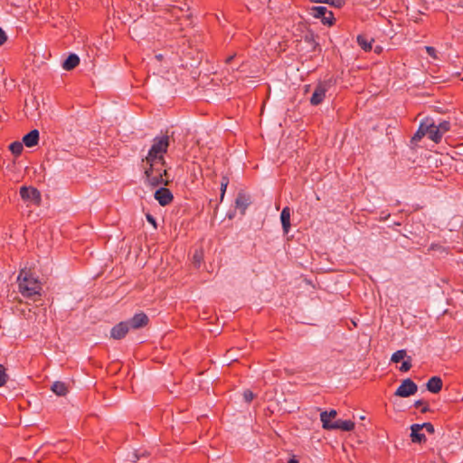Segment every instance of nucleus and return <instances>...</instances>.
Wrapping results in <instances>:
<instances>
[{"mask_svg": "<svg viewBox=\"0 0 463 463\" xmlns=\"http://www.w3.org/2000/svg\"><path fill=\"white\" fill-rule=\"evenodd\" d=\"M142 162L146 165L144 174L148 185L157 187L172 183L165 160L146 161V159H143Z\"/></svg>", "mask_w": 463, "mask_h": 463, "instance_id": "f257e3e1", "label": "nucleus"}, {"mask_svg": "<svg viewBox=\"0 0 463 463\" xmlns=\"http://www.w3.org/2000/svg\"><path fill=\"white\" fill-rule=\"evenodd\" d=\"M18 288L23 297L36 300L35 297H41L42 283L30 269H24L20 271L18 278Z\"/></svg>", "mask_w": 463, "mask_h": 463, "instance_id": "f03ea898", "label": "nucleus"}, {"mask_svg": "<svg viewBox=\"0 0 463 463\" xmlns=\"http://www.w3.org/2000/svg\"><path fill=\"white\" fill-rule=\"evenodd\" d=\"M169 146L170 140L167 135L156 137L153 139V144L144 159H146V161L165 160V155L167 153Z\"/></svg>", "mask_w": 463, "mask_h": 463, "instance_id": "7ed1b4c3", "label": "nucleus"}, {"mask_svg": "<svg viewBox=\"0 0 463 463\" xmlns=\"http://www.w3.org/2000/svg\"><path fill=\"white\" fill-rule=\"evenodd\" d=\"M335 84V80L330 78L329 80L319 81L315 90L310 98V103L313 106H317L321 104L325 98L328 90Z\"/></svg>", "mask_w": 463, "mask_h": 463, "instance_id": "20e7f679", "label": "nucleus"}, {"mask_svg": "<svg viewBox=\"0 0 463 463\" xmlns=\"http://www.w3.org/2000/svg\"><path fill=\"white\" fill-rule=\"evenodd\" d=\"M310 14L317 19H320L325 25L332 26L335 24L333 12L325 6H312Z\"/></svg>", "mask_w": 463, "mask_h": 463, "instance_id": "39448f33", "label": "nucleus"}, {"mask_svg": "<svg viewBox=\"0 0 463 463\" xmlns=\"http://www.w3.org/2000/svg\"><path fill=\"white\" fill-rule=\"evenodd\" d=\"M20 196L24 201H30L33 204L39 206L42 203V195L40 191L33 186H22L20 188Z\"/></svg>", "mask_w": 463, "mask_h": 463, "instance_id": "423d86ee", "label": "nucleus"}, {"mask_svg": "<svg viewBox=\"0 0 463 463\" xmlns=\"http://www.w3.org/2000/svg\"><path fill=\"white\" fill-rule=\"evenodd\" d=\"M418 391L417 384L410 378L403 380L401 385L396 389L394 395L407 398L415 394Z\"/></svg>", "mask_w": 463, "mask_h": 463, "instance_id": "0eeeda50", "label": "nucleus"}, {"mask_svg": "<svg viewBox=\"0 0 463 463\" xmlns=\"http://www.w3.org/2000/svg\"><path fill=\"white\" fill-rule=\"evenodd\" d=\"M154 197L161 206H167L174 201L172 192L166 187H159L155 192Z\"/></svg>", "mask_w": 463, "mask_h": 463, "instance_id": "6e6552de", "label": "nucleus"}, {"mask_svg": "<svg viewBox=\"0 0 463 463\" xmlns=\"http://www.w3.org/2000/svg\"><path fill=\"white\" fill-rule=\"evenodd\" d=\"M251 203V197L244 191H240L235 199V207L240 210L241 215H244L248 206Z\"/></svg>", "mask_w": 463, "mask_h": 463, "instance_id": "1a4fd4ad", "label": "nucleus"}, {"mask_svg": "<svg viewBox=\"0 0 463 463\" xmlns=\"http://www.w3.org/2000/svg\"><path fill=\"white\" fill-rule=\"evenodd\" d=\"M126 322L129 326V329H138L146 326L149 322V318L144 312H140Z\"/></svg>", "mask_w": 463, "mask_h": 463, "instance_id": "9d476101", "label": "nucleus"}, {"mask_svg": "<svg viewBox=\"0 0 463 463\" xmlns=\"http://www.w3.org/2000/svg\"><path fill=\"white\" fill-rule=\"evenodd\" d=\"M129 331V326L126 321H121L115 325L110 330V336L113 339L120 340L124 338Z\"/></svg>", "mask_w": 463, "mask_h": 463, "instance_id": "9b49d317", "label": "nucleus"}, {"mask_svg": "<svg viewBox=\"0 0 463 463\" xmlns=\"http://www.w3.org/2000/svg\"><path fill=\"white\" fill-rule=\"evenodd\" d=\"M443 386V382L439 376H432L426 383V388L432 393H439Z\"/></svg>", "mask_w": 463, "mask_h": 463, "instance_id": "f8f14e48", "label": "nucleus"}, {"mask_svg": "<svg viewBox=\"0 0 463 463\" xmlns=\"http://www.w3.org/2000/svg\"><path fill=\"white\" fill-rule=\"evenodd\" d=\"M411 439L413 443L421 444L426 442V436L421 432V429L419 424H412L411 426Z\"/></svg>", "mask_w": 463, "mask_h": 463, "instance_id": "ddd939ff", "label": "nucleus"}, {"mask_svg": "<svg viewBox=\"0 0 463 463\" xmlns=\"http://www.w3.org/2000/svg\"><path fill=\"white\" fill-rule=\"evenodd\" d=\"M39 136V131L37 129H33L24 136L23 144H24L27 147H33L38 144Z\"/></svg>", "mask_w": 463, "mask_h": 463, "instance_id": "4468645a", "label": "nucleus"}, {"mask_svg": "<svg viewBox=\"0 0 463 463\" xmlns=\"http://www.w3.org/2000/svg\"><path fill=\"white\" fill-rule=\"evenodd\" d=\"M336 414L335 410H331L330 411H325L320 413V420L325 430H331V426L334 424V421H331V419L335 418Z\"/></svg>", "mask_w": 463, "mask_h": 463, "instance_id": "2eb2a0df", "label": "nucleus"}, {"mask_svg": "<svg viewBox=\"0 0 463 463\" xmlns=\"http://www.w3.org/2000/svg\"><path fill=\"white\" fill-rule=\"evenodd\" d=\"M280 221L284 234H288L290 229V208L286 206L282 209L280 213Z\"/></svg>", "mask_w": 463, "mask_h": 463, "instance_id": "dca6fc26", "label": "nucleus"}, {"mask_svg": "<svg viewBox=\"0 0 463 463\" xmlns=\"http://www.w3.org/2000/svg\"><path fill=\"white\" fill-rule=\"evenodd\" d=\"M354 429V422L348 420H337L334 421L333 426H331V430H342L345 431H350Z\"/></svg>", "mask_w": 463, "mask_h": 463, "instance_id": "f3484780", "label": "nucleus"}, {"mask_svg": "<svg viewBox=\"0 0 463 463\" xmlns=\"http://www.w3.org/2000/svg\"><path fill=\"white\" fill-rule=\"evenodd\" d=\"M80 63V58L75 53H71L62 62V68L65 71H71Z\"/></svg>", "mask_w": 463, "mask_h": 463, "instance_id": "a211bd4d", "label": "nucleus"}, {"mask_svg": "<svg viewBox=\"0 0 463 463\" xmlns=\"http://www.w3.org/2000/svg\"><path fill=\"white\" fill-rule=\"evenodd\" d=\"M428 126H431V127H430V129H428V132H427L429 138L435 143H439L442 138V135L439 133L435 123L432 120L429 119Z\"/></svg>", "mask_w": 463, "mask_h": 463, "instance_id": "6ab92c4d", "label": "nucleus"}, {"mask_svg": "<svg viewBox=\"0 0 463 463\" xmlns=\"http://www.w3.org/2000/svg\"><path fill=\"white\" fill-rule=\"evenodd\" d=\"M356 42L364 52H370L372 50V43L374 42V39H368L365 35L359 34L357 35Z\"/></svg>", "mask_w": 463, "mask_h": 463, "instance_id": "aec40b11", "label": "nucleus"}, {"mask_svg": "<svg viewBox=\"0 0 463 463\" xmlns=\"http://www.w3.org/2000/svg\"><path fill=\"white\" fill-rule=\"evenodd\" d=\"M429 118H426L423 122L420 123L419 129L412 137V141L420 140L425 135H427L428 129H430V126H428Z\"/></svg>", "mask_w": 463, "mask_h": 463, "instance_id": "412c9836", "label": "nucleus"}, {"mask_svg": "<svg viewBox=\"0 0 463 463\" xmlns=\"http://www.w3.org/2000/svg\"><path fill=\"white\" fill-rule=\"evenodd\" d=\"M51 389L58 396H65L68 392L67 385L60 381L54 382Z\"/></svg>", "mask_w": 463, "mask_h": 463, "instance_id": "4be33fe9", "label": "nucleus"}, {"mask_svg": "<svg viewBox=\"0 0 463 463\" xmlns=\"http://www.w3.org/2000/svg\"><path fill=\"white\" fill-rule=\"evenodd\" d=\"M312 3H322V4H327L331 6H334L335 8H342L345 1V0H310Z\"/></svg>", "mask_w": 463, "mask_h": 463, "instance_id": "5701e85b", "label": "nucleus"}, {"mask_svg": "<svg viewBox=\"0 0 463 463\" xmlns=\"http://www.w3.org/2000/svg\"><path fill=\"white\" fill-rule=\"evenodd\" d=\"M9 149L14 156H20L24 150L23 143L19 141H14L10 144Z\"/></svg>", "mask_w": 463, "mask_h": 463, "instance_id": "b1692460", "label": "nucleus"}, {"mask_svg": "<svg viewBox=\"0 0 463 463\" xmlns=\"http://www.w3.org/2000/svg\"><path fill=\"white\" fill-rule=\"evenodd\" d=\"M203 260V250H195L194 256H193V261L196 268H199Z\"/></svg>", "mask_w": 463, "mask_h": 463, "instance_id": "393cba45", "label": "nucleus"}, {"mask_svg": "<svg viewBox=\"0 0 463 463\" xmlns=\"http://www.w3.org/2000/svg\"><path fill=\"white\" fill-rule=\"evenodd\" d=\"M148 456H149V453L146 450H144V452H142L141 454H139L137 450H135V451L131 452L128 457L131 462L136 463L141 457H148Z\"/></svg>", "mask_w": 463, "mask_h": 463, "instance_id": "a878e982", "label": "nucleus"}, {"mask_svg": "<svg viewBox=\"0 0 463 463\" xmlns=\"http://www.w3.org/2000/svg\"><path fill=\"white\" fill-rule=\"evenodd\" d=\"M406 354H407L405 350H398L392 354L391 361L393 363H399L405 358Z\"/></svg>", "mask_w": 463, "mask_h": 463, "instance_id": "bb28decb", "label": "nucleus"}, {"mask_svg": "<svg viewBox=\"0 0 463 463\" xmlns=\"http://www.w3.org/2000/svg\"><path fill=\"white\" fill-rule=\"evenodd\" d=\"M414 407L416 408H421L420 409V412L421 413H426L428 411H430V407H429V404L426 401L424 400H418L414 402Z\"/></svg>", "mask_w": 463, "mask_h": 463, "instance_id": "cd10ccee", "label": "nucleus"}, {"mask_svg": "<svg viewBox=\"0 0 463 463\" xmlns=\"http://www.w3.org/2000/svg\"><path fill=\"white\" fill-rule=\"evenodd\" d=\"M436 127L439 133L443 136L450 129V122L448 120H443L442 122L439 123V125H436Z\"/></svg>", "mask_w": 463, "mask_h": 463, "instance_id": "c85d7f7f", "label": "nucleus"}, {"mask_svg": "<svg viewBox=\"0 0 463 463\" xmlns=\"http://www.w3.org/2000/svg\"><path fill=\"white\" fill-rule=\"evenodd\" d=\"M8 379V375L5 372V368L3 364H0V387L4 386Z\"/></svg>", "mask_w": 463, "mask_h": 463, "instance_id": "c756f323", "label": "nucleus"}, {"mask_svg": "<svg viewBox=\"0 0 463 463\" xmlns=\"http://www.w3.org/2000/svg\"><path fill=\"white\" fill-rule=\"evenodd\" d=\"M411 356H408L407 360L403 361L401 367H400V371L402 372H408L411 368Z\"/></svg>", "mask_w": 463, "mask_h": 463, "instance_id": "7c9ffc66", "label": "nucleus"}, {"mask_svg": "<svg viewBox=\"0 0 463 463\" xmlns=\"http://www.w3.org/2000/svg\"><path fill=\"white\" fill-rule=\"evenodd\" d=\"M255 398V394L249 389L243 392V399L247 403H250Z\"/></svg>", "mask_w": 463, "mask_h": 463, "instance_id": "2f4dec72", "label": "nucleus"}, {"mask_svg": "<svg viewBox=\"0 0 463 463\" xmlns=\"http://www.w3.org/2000/svg\"><path fill=\"white\" fill-rule=\"evenodd\" d=\"M420 429H425L430 434H433L435 432L434 426L430 422H424L422 424H419Z\"/></svg>", "mask_w": 463, "mask_h": 463, "instance_id": "473e14b6", "label": "nucleus"}, {"mask_svg": "<svg viewBox=\"0 0 463 463\" xmlns=\"http://www.w3.org/2000/svg\"><path fill=\"white\" fill-rule=\"evenodd\" d=\"M425 50H426V52L428 53L429 56L432 57L433 59H437V51L434 47L432 46H426L425 47Z\"/></svg>", "mask_w": 463, "mask_h": 463, "instance_id": "72a5a7b5", "label": "nucleus"}, {"mask_svg": "<svg viewBox=\"0 0 463 463\" xmlns=\"http://www.w3.org/2000/svg\"><path fill=\"white\" fill-rule=\"evenodd\" d=\"M146 218L147 222L154 226V228L157 227L156 220L152 214L146 213Z\"/></svg>", "mask_w": 463, "mask_h": 463, "instance_id": "f704fd0d", "label": "nucleus"}, {"mask_svg": "<svg viewBox=\"0 0 463 463\" xmlns=\"http://www.w3.org/2000/svg\"><path fill=\"white\" fill-rule=\"evenodd\" d=\"M7 41V35L5 32L0 27V46L5 43Z\"/></svg>", "mask_w": 463, "mask_h": 463, "instance_id": "c9c22d12", "label": "nucleus"}, {"mask_svg": "<svg viewBox=\"0 0 463 463\" xmlns=\"http://www.w3.org/2000/svg\"><path fill=\"white\" fill-rule=\"evenodd\" d=\"M227 184H221V201H222L223 197H224V194H225V192H226V189H227Z\"/></svg>", "mask_w": 463, "mask_h": 463, "instance_id": "e433bc0d", "label": "nucleus"}, {"mask_svg": "<svg viewBox=\"0 0 463 463\" xmlns=\"http://www.w3.org/2000/svg\"><path fill=\"white\" fill-rule=\"evenodd\" d=\"M390 217V213L386 212H382L380 216V221H386Z\"/></svg>", "mask_w": 463, "mask_h": 463, "instance_id": "4c0bfd02", "label": "nucleus"}, {"mask_svg": "<svg viewBox=\"0 0 463 463\" xmlns=\"http://www.w3.org/2000/svg\"><path fill=\"white\" fill-rule=\"evenodd\" d=\"M229 183H230L229 177L227 175H222L221 184H225L228 185Z\"/></svg>", "mask_w": 463, "mask_h": 463, "instance_id": "58836bf2", "label": "nucleus"}, {"mask_svg": "<svg viewBox=\"0 0 463 463\" xmlns=\"http://www.w3.org/2000/svg\"><path fill=\"white\" fill-rule=\"evenodd\" d=\"M234 56H235V55H230V56H228V57L226 58V60H225V62H226L227 64L231 63V62H232V61L234 59Z\"/></svg>", "mask_w": 463, "mask_h": 463, "instance_id": "ea45409f", "label": "nucleus"}, {"mask_svg": "<svg viewBox=\"0 0 463 463\" xmlns=\"http://www.w3.org/2000/svg\"><path fill=\"white\" fill-rule=\"evenodd\" d=\"M288 463H299V461L293 456L288 460Z\"/></svg>", "mask_w": 463, "mask_h": 463, "instance_id": "a19ab883", "label": "nucleus"}, {"mask_svg": "<svg viewBox=\"0 0 463 463\" xmlns=\"http://www.w3.org/2000/svg\"><path fill=\"white\" fill-rule=\"evenodd\" d=\"M381 52H382V47H381V46H376V47L374 48V52H376V53H380Z\"/></svg>", "mask_w": 463, "mask_h": 463, "instance_id": "79ce46f5", "label": "nucleus"}]
</instances>
